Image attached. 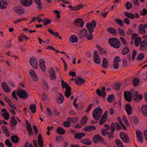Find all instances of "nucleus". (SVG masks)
<instances>
[{"mask_svg": "<svg viewBox=\"0 0 147 147\" xmlns=\"http://www.w3.org/2000/svg\"><path fill=\"white\" fill-rule=\"evenodd\" d=\"M99 107L100 106H99L98 107L96 108L92 112V116L96 120L100 119L102 114V110Z\"/></svg>", "mask_w": 147, "mask_h": 147, "instance_id": "f257e3e1", "label": "nucleus"}, {"mask_svg": "<svg viewBox=\"0 0 147 147\" xmlns=\"http://www.w3.org/2000/svg\"><path fill=\"white\" fill-rule=\"evenodd\" d=\"M109 42L111 45L115 48H118L120 46V42L117 38H110L109 39Z\"/></svg>", "mask_w": 147, "mask_h": 147, "instance_id": "f03ea898", "label": "nucleus"}, {"mask_svg": "<svg viewBox=\"0 0 147 147\" xmlns=\"http://www.w3.org/2000/svg\"><path fill=\"white\" fill-rule=\"evenodd\" d=\"M96 25V22L94 20L92 21L90 23L88 22L86 26L89 31V33H91L93 32Z\"/></svg>", "mask_w": 147, "mask_h": 147, "instance_id": "7ed1b4c3", "label": "nucleus"}, {"mask_svg": "<svg viewBox=\"0 0 147 147\" xmlns=\"http://www.w3.org/2000/svg\"><path fill=\"white\" fill-rule=\"evenodd\" d=\"M119 136L121 139L124 142L127 143L129 141V136L125 133L123 132H121Z\"/></svg>", "mask_w": 147, "mask_h": 147, "instance_id": "20e7f679", "label": "nucleus"}, {"mask_svg": "<svg viewBox=\"0 0 147 147\" xmlns=\"http://www.w3.org/2000/svg\"><path fill=\"white\" fill-rule=\"evenodd\" d=\"M93 57L94 62L97 64H100V59L97 51H94Z\"/></svg>", "mask_w": 147, "mask_h": 147, "instance_id": "39448f33", "label": "nucleus"}, {"mask_svg": "<svg viewBox=\"0 0 147 147\" xmlns=\"http://www.w3.org/2000/svg\"><path fill=\"white\" fill-rule=\"evenodd\" d=\"M14 11L19 15H22L25 12V11L23 8L20 6L15 7L13 8Z\"/></svg>", "mask_w": 147, "mask_h": 147, "instance_id": "423d86ee", "label": "nucleus"}, {"mask_svg": "<svg viewBox=\"0 0 147 147\" xmlns=\"http://www.w3.org/2000/svg\"><path fill=\"white\" fill-rule=\"evenodd\" d=\"M121 61V59L119 57L116 56L115 58L113 63L114 68L115 69L118 68L119 66V63Z\"/></svg>", "mask_w": 147, "mask_h": 147, "instance_id": "0eeeda50", "label": "nucleus"}, {"mask_svg": "<svg viewBox=\"0 0 147 147\" xmlns=\"http://www.w3.org/2000/svg\"><path fill=\"white\" fill-rule=\"evenodd\" d=\"M30 77L33 81L35 82H37L38 80V78L34 71L32 69H31L29 72Z\"/></svg>", "mask_w": 147, "mask_h": 147, "instance_id": "6e6552de", "label": "nucleus"}, {"mask_svg": "<svg viewBox=\"0 0 147 147\" xmlns=\"http://www.w3.org/2000/svg\"><path fill=\"white\" fill-rule=\"evenodd\" d=\"M49 72L50 79L51 80H55L56 78V76L55 71L53 68H49Z\"/></svg>", "mask_w": 147, "mask_h": 147, "instance_id": "1a4fd4ad", "label": "nucleus"}, {"mask_svg": "<svg viewBox=\"0 0 147 147\" xmlns=\"http://www.w3.org/2000/svg\"><path fill=\"white\" fill-rule=\"evenodd\" d=\"M30 65L34 69L38 68V63L36 59L35 58H31L30 60Z\"/></svg>", "mask_w": 147, "mask_h": 147, "instance_id": "9d476101", "label": "nucleus"}, {"mask_svg": "<svg viewBox=\"0 0 147 147\" xmlns=\"http://www.w3.org/2000/svg\"><path fill=\"white\" fill-rule=\"evenodd\" d=\"M74 25L76 26L82 27L84 25V23L81 18H78L75 20L74 22Z\"/></svg>", "mask_w": 147, "mask_h": 147, "instance_id": "9b49d317", "label": "nucleus"}, {"mask_svg": "<svg viewBox=\"0 0 147 147\" xmlns=\"http://www.w3.org/2000/svg\"><path fill=\"white\" fill-rule=\"evenodd\" d=\"M21 4L24 6H30L32 3V0H21Z\"/></svg>", "mask_w": 147, "mask_h": 147, "instance_id": "f8f14e48", "label": "nucleus"}, {"mask_svg": "<svg viewBox=\"0 0 147 147\" xmlns=\"http://www.w3.org/2000/svg\"><path fill=\"white\" fill-rule=\"evenodd\" d=\"M25 123L26 125V127L29 134L30 135H32L33 134V133L31 125L30 123L27 120L25 121Z\"/></svg>", "mask_w": 147, "mask_h": 147, "instance_id": "ddd939ff", "label": "nucleus"}, {"mask_svg": "<svg viewBox=\"0 0 147 147\" xmlns=\"http://www.w3.org/2000/svg\"><path fill=\"white\" fill-rule=\"evenodd\" d=\"M138 30L139 33L142 34H144L146 32L145 27H144V25L142 24H141L138 26Z\"/></svg>", "mask_w": 147, "mask_h": 147, "instance_id": "4468645a", "label": "nucleus"}, {"mask_svg": "<svg viewBox=\"0 0 147 147\" xmlns=\"http://www.w3.org/2000/svg\"><path fill=\"white\" fill-rule=\"evenodd\" d=\"M124 96L126 100L129 102L131 101L132 99L131 92H124Z\"/></svg>", "mask_w": 147, "mask_h": 147, "instance_id": "2eb2a0df", "label": "nucleus"}, {"mask_svg": "<svg viewBox=\"0 0 147 147\" xmlns=\"http://www.w3.org/2000/svg\"><path fill=\"white\" fill-rule=\"evenodd\" d=\"M61 85L63 88L65 89V92H71V87L63 80L62 81Z\"/></svg>", "mask_w": 147, "mask_h": 147, "instance_id": "dca6fc26", "label": "nucleus"}, {"mask_svg": "<svg viewBox=\"0 0 147 147\" xmlns=\"http://www.w3.org/2000/svg\"><path fill=\"white\" fill-rule=\"evenodd\" d=\"M136 134L138 141L140 143L143 142V138L142 137L143 135L141 132L139 130H138L136 132Z\"/></svg>", "mask_w": 147, "mask_h": 147, "instance_id": "f3484780", "label": "nucleus"}, {"mask_svg": "<svg viewBox=\"0 0 147 147\" xmlns=\"http://www.w3.org/2000/svg\"><path fill=\"white\" fill-rule=\"evenodd\" d=\"M125 110L128 115H129L132 113V107L129 104H127L125 105Z\"/></svg>", "mask_w": 147, "mask_h": 147, "instance_id": "a211bd4d", "label": "nucleus"}, {"mask_svg": "<svg viewBox=\"0 0 147 147\" xmlns=\"http://www.w3.org/2000/svg\"><path fill=\"white\" fill-rule=\"evenodd\" d=\"M39 65L41 70L44 72L45 70V61L44 59H40L39 61Z\"/></svg>", "mask_w": 147, "mask_h": 147, "instance_id": "6ab92c4d", "label": "nucleus"}, {"mask_svg": "<svg viewBox=\"0 0 147 147\" xmlns=\"http://www.w3.org/2000/svg\"><path fill=\"white\" fill-rule=\"evenodd\" d=\"M17 95L21 98L25 99L28 97V94L27 92H17Z\"/></svg>", "mask_w": 147, "mask_h": 147, "instance_id": "aec40b11", "label": "nucleus"}, {"mask_svg": "<svg viewBox=\"0 0 147 147\" xmlns=\"http://www.w3.org/2000/svg\"><path fill=\"white\" fill-rule=\"evenodd\" d=\"M64 100V97L60 93L59 94V96L57 97V103L61 104Z\"/></svg>", "mask_w": 147, "mask_h": 147, "instance_id": "412c9836", "label": "nucleus"}, {"mask_svg": "<svg viewBox=\"0 0 147 147\" xmlns=\"http://www.w3.org/2000/svg\"><path fill=\"white\" fill-rule=\"evenodd\" d=\"M1 86L5 92H10V88L6 83L5 82H2L1 84Z\"/></svg>", "mask_w": 147, "mask_h": 147, "instance_id": "4be33fe9", "label": "nucleus"}, {"mask_svg": "<svg viewBox=\"0 0 147 147\" xmlns=\"http://www.w3.org/2000/svg\"><path fill=\"white\" fill-rule=\"evenodd\" d=\"M85 135L84 133L78 132L76 133L74 135V138L76 139H80Z\"/></svg>", "mask_w": 147, "mask_h": 147, "instance_id": "5701e85b", "label": "nucleus"}, {"mask_svg": "<svg viewBox=\"0 0 147 147\" xmlns=\"http://www.w3.org/2000/svg\"><path fill=\"white\" fill-rule=\"evenodd\" d=\"M7 5L5 0H0V8L2 9H5Z\"/></svg>", "mask_w": 147, "mask_h": 147, "instance_id": "b1692460", "label": "nucleus"}, {"mask_svg": "<svg viewBox=\"0 0 147 147\" xmlns=\"http://www.w3.org/2000/svg\"><path fill=\"white\" fill-rule=\"evenodd\" d=\"M140 49L144 51L146 50L147 49V43L146 42H142L140 45Z\"/></svg>", "mask_w": 147, "mask_h": 147, "instance_id": "393cba45", "label": "nucleus"}, {"mask_svg": "<svg viewBox=\"0 0 147 147\" xmlns=\"http://www.w3.org/2000/svg\"><path fill=\"white\" fill-rule=\"evenodd\" d=\"M78 40V37L75 35L71 36L69 38V41L72 43H75L77 42Z\"/></svg>", "mask_w": 147, "mask_h": 147, "instance_id": "a878e982", "label": "nucleus"}, {"mask_svg": "<svg viewBox=\"0 0 147 147\" xmlns=\"http://www.w3.org/2000/svg\"><path fill=\"white\" fill-rule=\"evenodd\" d=\"M38 141L40 147H43V143L41 135L39 134L38 137Z\"/></svg>", "mask_w": 147, "mask_h": 147, "instance_id": "bb28decb", "label": "nucleus"}, {"mask_svg": "<svg viewBox=\"0 0 147 147\" xmlns=\"http://www.w3.org/2000/svg\"><path fill=\"white\" fill-rule=\"evenodd\" d=\"M96 129V127L94 126H91L90 125L86 126L84 128V130L85 131H90L91 130H94Z\"/></svg>", "mask_w": 147, "mask_h": 147, "instance_id": "cd10ccee", "label": "nucleus"}, {"mask_svg": "<svg viewBox=\"0 0 147 147\" xmlns=\"http://www.w3.org/2000/svg\"><path fill=\"white\" fill-rule=\"evenodd\" d=\"M56 131L58 134L61 135H63L65 133V130L61 127H60L57 128Z\"/></svg>", "mask_w": 147, "mask_h": 147, "instance_id": "c85d7f7f", "label": "nucleus"}, {"mask_svg": "<svg viewBox=\"0 0 147 147\" xmlns=\"http://www.w3.org/2000/svg\"><path fill=\"white\" fill-rule=\"evenodd\" d=\"M5 100L6 102L8 103L9 105L12 108L14 109H16V107L15 106H13V103L7 97L5 98Z\"/></svg>", "mask_w": 147, "mask_h": 147, "instance_id": "c756f323", "label": "nucleus"}, {"mask_svg": "<svg viewBox=\"0 0 147 147\" xmlns=\"http://www.w3.org/2000/svg\"><path fill=\"white\" fill-rule=\"evenodd\" d=\"M85 82L84 80L81 78H78L76 79V83L78 85H80L81 84L84 83Z\"/></svg>", "mask_w": 147, "mask_h": 147, "instance_id": "7c9ffc66", "label": "nucleus"}, {"mask_svg": "<svg viewBox=\"0 0 147 147\" xmlns=\"http://www.w3.org/2000/svg\"><path fill=\"white\" fill-rule=\"evenodd\" d=\"M11 140L13 143H18L19 142V138L17 136L14 135L11 137Z\"/></svg>", "mask_w": 147, "mask_h": 147, "instance_id": "2f4dec72", "label": "nucleus"}, {"mask_svg": "<svg viewBox=\"0 0 147 147\" xmlns=\"http://www.w3.org/2000/svg\"><path fill=\"white\" fill-rule=\"evenodd\" d=\"M142 112L143 115L147 117V106L143 105L142 106Z\"/></svg>", "mask_w": 147, "mask_h": 147, "instance_id": "473e14b6", "label": "nucleus"}, {"mask_svg": "<svg viewBox=\"0 0 147 147\" xmlns=\"http://www.w3.org/2000/svg\"><path fill=\"white\" fill-rule=\"evenodd\" d=\"M10 122L12 124V127H14L17 123V122L14 116L11 117Z\"/></svg>", "mask_w": 147, "mask_h": 147, "instance_id": "72a5a7b5", "label": "nucleus"}, {"mask_svg": "<svg viewBox=\"0 0 147 147\" xmlns=\"http://www.w3.org/2000/svg\"><path fill=\"white\" fill-rule=\"evenodd\" d=\"M81 142L84 144L86 145H90L92 143L87 138L81 140Z\"/></svg>", "mask_w": 147, "mask_h": 147, "instance_id": "f704fd0d", "label": "nucleus"}, {"mask_svg": "<svg viewBox=\"0 0 147 147\" xmlns=\"http://www.w3.org/2000/svg\"><path fill=\"white\" fill-rule=\"evenodd\" d=\"M141 38L140 37H138L135 38L134 40V43L135 45L138 47L141 42Z\"/></svg>", "mask_w": 147, "mask_h": 147, "instance_id": "c9c22d12", "label": "nucleus"}, {"mask_svg": "<svg viewBox=\"0 0 147 147\" xmlns=\"http://www.w3.org/2000/svg\"><path fill=\"white\" fill-rule=\"evenodd\" d=\"M69 8H71L72 10L76 11L81 9L82 7V5L80 4V5H77L76 6L73 7H72L71 5H69Z\"/></svg>", "mask_w": 147, "mask_h": 147, "instance_id": "e433bc0d", "label": "nucleus"}, {"mask_svg": "<svg viewBox=\"0 0 147 147\" xmlns=\"http://www.w3.org/2000/svg\"><path fill=\"white\" fill-rule=\"evenodd\" d=\"M125 15L127 17L131 19H134L135 18L134 15L128 12H126Z\"/></svg>", "mask_w": 147, "mask_h": 147, "instance_id": "4c0bfd02", "label": "nucleus"}, {"mask_svg": "<svg viewBox=\"0 0 147 147\" xmlns=\"http://www.w3.org/2000/svg\"><path fill=\"white\" fill-rule=\"evenodd\" d=\"M108 66L107 60L105 58H104L102 64V67L103 68H107Z\"/></svg>", "mask_w": 147, "mask_h": 147, "instance_id": "58836bf2", "label": "nucleus"}, {"mask_svg": "<svg viewBox=\"0 0 147 147\" xmlns=\"http://www.w3.org/2000/svg\"><path fill=\"white\" fill-rule=\"evenodd\" d=\"M114 99L115 97L113 94L109 95L107 99L108 101L109 102H113L114 100Z\"/></svg>", "mask_w": 147, "mask_h": 147, "instance_id": "ea45409f", "label": "nucleus"}, {"mask_svg": "<svg viewBox=\"0 0 147 147\" xmlns=\"http://www.w3.org/2000/svg\"><path fill=\"white\" fill-rule=\"evenodd\" d=\"M115 142L118 147H125L123 144V143L120 140L117 139L115 140Z\"/></svg>", "mask_w": 147, "mask_h": 147, "instance_id": "a19ab883", "label": "nucleus"}, {"mask_svg": "<svg viewBox=\"0 0 147 147\" xmlns=\"http://www.w3.org/2000/svg\"><path fill=\"white\" fill-rule=\"evenodd\" d=\"M140 83V80L138 78H134L133 80V83L134 86H137Z\"/></svg>", "mask_w": 147, "mask_h": 147, "instance_id": "79ce46f5", "label": "nucleus"}, {"mask_svg": "<svg viewBox=\"0 0 147 147\" xmlns=\"http://www.w3.org/2000/svg\"><path fill=\"white\" fill-rule=\"evenodd\" d=\"M107 30L111 34H115L117 33V31L113 28H109L107 29Z\"/></svg>", "mask_w": 147, "mask_h": 147, "instance_id": "37998d69", "label": "nucleus"}, {"mask_svg": "<svg viewBox=\"0 0 147 147\" xmlns=\"http://www.w3.org/2000/svg\"><path fill=\"white\" fill-rule=\"evenodd\" d=\"M35 2L37 4L38 8L41 9L42 8V6L40 0H34Z\"/></svg>", "mask_w": 147, "mask_h": 147, "instance_id": "c03bdc74", "label": "nucleus"}, {"mask_svg": "<svg viewBox=\"0 0 147 147\" xmlns=\"http://www.w3.org/2000/svg\"><path fill=\"white\" fill-rule=\"evenodd\" d=\"M30 109L32 113H34L36 111V106L35 104L33 105H30Z\"/></svg>", "mask_w": 147, "mask_h": 147, "instance_id": "a18cd8bd", "label": "nucleus"}, {"mask_svg": "<svg viewBox=\"0 0 147 147\" xmlns=\"http://www.w3.org/2000/svg\"><path fill=\"white\" fill-rule=\"evenodd\" d=\"M27 20V19L26 18H22L21 19H18L16 20L13 21L14 24H16L20 22H21L23 21H26Z\"/></svg>", "mask_w": 147, "mask_h": 147, "instance_id": "49530a36", "label": "nucleus"}, {"mask_svg": "<svg viewBox=\"0 0 147 147\" xmlns=\"http://www.w3.org/2000/svg\"><path fill=\"white\" fill-rule=\"evenodd\" d=\"M131 120L135 124H137L138 123V119L136 117H132Z\"/></svg>", "mask_w": 147, "mask_h": 147, "instance_id": "de8ad7c7", "label": "nucleus"}, {"mask_svg": "<svg viewBox=\"0 0 147 147\" xmlns=\"http://www.w3.org/2000/svg\"><path fill=\"white\" fill-rule=\"evenodd\" d=\"M134 93L133 95V99L134 101L136 102H138V92Z\"/></svg>", "mask_w": 147, "mask_h": 147, "instance_id": "09e8293b", "label": "nucleus"}, {"mask_svg": "<svg viewBox=\"0 0 147 147\" xmlns=\"http://www.w3.org/2000/svg\"><path fill=\"white\" fill-rule=\"evenodd\" d=\"M5 144L7 146L9 147H12V145L11 142L8 139H7L5 140Z\"/></svg>", "mask_w": 147, "mask_h": 147, "instance_id": "8fccbe9b", "label": "nucleus"}, {"mask_svg": "<svg viewBox=\"0 0 147 147\" xmlns=\"http://www.w3.org/2000/svg\"><path fill=\"white\" fill-rule=\"evenodd\" d=\"M43 25H46L47 24H50L51 22V20L48 19L47 18H45L43 21Z\"/></svg>", "mask_w": 147, "mask_h": 147, "instance_id": "3c124183", "label": "nucleus"}, {"mask_svg": "<svg viewBox=\"0 0 147 147\" xmlns=\"http://www.w3.org/2000/svg\"><path fill=\"white\" fill-rule=\"evenodd\" d=\"M2 115L4 117L5 119L6 120L8 119L9 117V115L8 112L2 113Z\"/></svg>", "mask_w": 147, "mask_h": 147, "instance_id": "603ef678", "label": "nucleus"}, {"mask_svg": "<svg viewBox=\"0 0 147 147\" xmlns=\"http://www.w3.org/2000/svg\"><path fill=\"white\" fill-rule=\"evenodd\" d=\"M49 32L50 33L53 35L55 36H58V33L57 32H54L51 29H49L48 30Z\"/></svg>", "mask_w": 147, "mask_h": 147, "instance_id": "864d4df0", "label": "nucleus"}, {"mask_svg": "<svg viewBox=\"0 0 147 147\" xmlns=\"http://www.w3.org/2000/svg\"><path fill=\"white\" fill-rule=\"evenodd\" d=\"M144 57V55L143 53H140L138 54L137 57V59L138 60L142 59Z\"/></svg>", "mask_w": 147, "mask_h": 147, "instance_id": "5fc2aeb1", "label": "nucleus"}, {"mask_svg": "<svg viewBox=\"0 0 147 147\" xmlns=\"http://www.w3.org/2000/svg\"><path fill=\"white\" fill-rule=\"evenodd\" d=\"M88 117L86 116L84 117L81 119V123L83 125L86 123L88 120Z\"/></svg>", "mask_w": 147, "mask_h": 147, "instance_id": "6e6d98bb", "label": "nucleus"}, {"mask_svg": "<svg viewBox=\"0 0 147 147\" xmlns=\"http://www.w3.org/2000/svg\"><path fill=\"white\" fill-rule=\"evenodd\" d=\"M126 7L127 9H129L131 8L132 7V5L129 2H127L126 3Z\"/></svg>", "mask_w": 147, "mask_h": 147, "instance_id": "4d7b16f0", "label": "nucleus"}, {"mask_svg": "<svg viewBox=\"0 0 147 147\" xmlns=\"http://www.w3.org/2000/svg\"><path fill=\"white\" fill-rule=\"evenodd\" d=\"M87 34V32L85 29H83L81 31V35L82 36H86Z\"/></svg>", "mask_w": 147, "mask_h": 147, "instance_id": "13d9d810", "label": "nucleus"}, {"mask_svg": "<svg viewBox=\"0 0 147 147\" xmlns=\"http://www.w3.org/2000/svg\"><path fill=\"white\" fill-rule=\"evenodd\" d=\"M96 93L99 96H102L103 98H104L105 97L106 92H96Z\"/></svg>", "mask_w": 147, "mask_h": 147, "instance_id": "bf43d9fd", "label": "nucleus"}, {"mask_svg": "<svg viewBox=\"0 0 147 147\" xmlns=\"http://www.w3.org/2000/svg\"><path fill=\"white\" fill-rule=\"evenodd\" d=\"M37 21L38 22H43V20H42L40 18H39V17H36L32 19V21L33 22H34L35 21Z\"/></svg>", "mask_w": 147, "mask_h": 147, "instance_id": "052dcab7", "label": "nucleus"}, {"mask_svg": "<svg viewBox=\"0 0 147 147\" xmlns=\"http://www.w3.org/2000/svg\"><path fill=\"white\" fill-rule=\"evenodd\" d=\"M107 119L101 118L99 122V124L102 125H103L106 121Z\"/></svg>", "mask_w": 147, "mask_h": 147, "instance_id": "680f3d73", "label": "nucleus"}, {"mask_svg": "<svg viewBox=\"0 0 147 147\" xmlns=\"http://www.w3.org/2000/svg\"><path fill=\"white\" fill-rule=\"evenodd\" d=\"M100 89H98L96 91V92H101L100 91H101V92H105L106 88L104 87H100Z\"/></svg>", "mask_w": 147, "mask_h": 147, "instance_id": "e2e57ef3", "label": "nucleus"}, {"mask_svg": "<svg viewBox=\"0 0 147 147\" xmlns=\"http://www.w3.org/2000/svg\"><path fill=\"white\" fill-rule=\"evenodd\" d=\"M129 52V49L127 47L124 48L122 52V54L123 55L126 54Z\"/></svg>", "mask_w": 147, "mask_h": 147, "instance_id": "0e129e2a", "label": "nucleus"}, {"mask_svg": "<svg viewBox=\"0 0 147 147\" xmlns=\"http://www.w3.org/2000/svg\"><path fill=\"white\" fill-rule=\"evenodd\" d=\"M94 105L93 104H91L89 105L87 107V109L86 110V112H88L91 109L92 107V106Z\"/></svg>", "mask_w": 147, "mask_h": 147, "instance_id": "69168bd1", "label": "nucleus"}, {"mask_svg": "<svg viewBox=\"0 0 147 147\" xmlns=\"http://www.w3.org/2000/svg\"><path fill=\"white\" fill-rule=\"evenodd\" d=\"M53 11L55 14H57V17L58 18H59L60 17V12L57 10H54Z\"/></svg>", "mask_w": 147, "mask_h": 147, "instance_id": "338daca9", "label": "nucleus"}, {"mask_svg": "<svg viewBox=\"0 0 147 147\" xmlns=\"http://www.w3.org/2000/svg\"><path fill=\"white\" fill-rule=\"evenodd\" d=\"M63 125L65 127H68L70 126V123L67 121L64 122L63 123Z\"/></svg>", "mask_w": 147, "mask_h": 147, "instance_id": "774afa93", "label": "nucleus"}]
</instances>
